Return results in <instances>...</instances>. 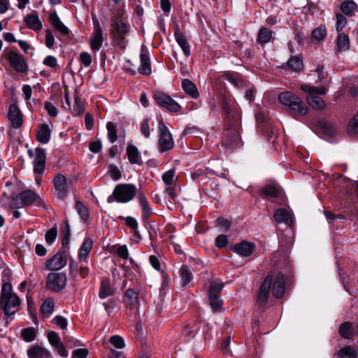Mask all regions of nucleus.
Returning <instances> with one entry per match:
<instances>
[{
  "label": "nucleus",
  "mask_w": 358,
  "mask_h": 358,
  "mask_svg": "<svg viewBox=\"0 0 358 358\" xmlns=\"http://www.w3.org/2000/svg\"><path fill=\"white\" fill-rule=\"evenodd\" d=\"M285 279L282 274L268 275L260 285L256 297L257 303L264 307L267 304L271 292L275 297H282L285 294Z\"/></svg>",
  "instance_id": "nucleus-1"
},
{
  "label": "nucleus",
  "mask_w": 358,
  "mask_h": 358,
  "mask_svg": "<svg viewBox=\"0 0 358 358\" xmlns=\"http://www.w3.org/2000/svg\"><path fill=\"white\" fill-rule=\"evenodd\" d=\"M20 305V299L12 290L10 283L6 282L2 285L0 299V309L3 312V318L8 322V317L14 315Z\"/></svg>",
  "instance_id": "nucleus-2"
},
{
  "label": "nucleus",
  "mask_w": 358,
  "mask_h": 358,
  "mask_svg": "<svg viewBox=\"0 0 358 358\" xmlns=\"http://www.w3.org/2000/svg\"><path fill=\"white\" fill-rule=\"evenodd\" d=\"M279 101L287 107V112L295 118L305 115L308 113V108L301 99L294 93L285 91L278 95Z\"/></svg>",
  "instance_id": "nucleus-3"
},
{
  "label": "nucleus",
  "mask_w": 358,
  "mask_h": 358,
  "mask_svg": "<svg viewBox=\"0 0 358 358\" xmlns=\"http://www.w3.org/2000/svg\"><path fill=\"white\" fill-rule=\"evenodd\" d=\"M137 194V188L133 184H120L117 185L111 195L108 197V202L113 203L117 201L119 203H127L131 201Z\"/></svg>",
  "instance_id": "nucleus-4"
},
{
  "label": "nucleus",
  "mask_w": 358,
  "mask_h": 358,
  "mask_svg": "<svg viewBox=\"0 0 358 358\" xmlns=\"http://www.w3.org/2000/svg\"><path fill=\"white\" fill-rule=\"evenodd\" d=\"M301 90L307 93L306 100L309 105L317 110H322L326 104L320 95L325 94L326 88L324 87H311L307 84H303Z\"/></svg>",
  "instance_id": "nucleus-5"
},
{
  "label": "nucleus",
  "mask_w": 358,
  "mask_h": 358,
  "mask_svg": "<svg viewBox=\"0 0 358 358\" xmlns=\"http://www.w3.org/2000/svg\"><path fill=\"white\" fill-rule=\"evenodd\" d=\"M129 31L128 24L121 19L115 20L112 24L113 38L121 49H124L126 47L125 36Z\"/></svg>",
  "instance_id": "nucleus-6"
},
{
  "label": "nucleus",
  "mask_w": 358,
  "mask_h": 358,
  "mask_svg": "<svg viewBox=\"0 0 358 358\" xmlns=\"http://www.w3.org/2000/svg\"><path fill=\"white\" fill-rule=\"evenodd\" d=\"M240 127V122L227 124V131L222 141L224 146L232 149L241 145Z\"/></svg>",
  "instance_id": "nucleus-7"
},
{
  "label": "nucleus",
  "mask_w": 358,
  "mask_h": 358,
  "mask_svg": "<svg viewBox=\"0 0 358 358\" xmlns=\"http://www.w3.org/2000/svg\"><path fill=\"white\" fill-rule=\"evenodd\" d=\"M38 205L43 203L42 199L31 190H27L21 192L13 199L11 205L13 208H22L33 203Z\"/></svg>",
  "instance_id": "nucleus-8"
},
{
  "label": "nucleus",
  "mask_w": 358,
  "mask_h": 358,
  "mask_svg": "<svg viewBox=\"0 0 358 358\" xmlns=\"http://www.w3.org/2000/svg\"><path fill=\"white\" fill-rule=\"evenodd\" d=\"M154 99L159 106L167 109L170 112L178 113L181 109L180 106L176 101L162 92H155Z\"/></svg>",
  "instance_id": "nucleus-9"
},
{
  "label": "nucleus",
  "mask_w": 358,
  "mask_h": 358,
  "mask_svg": "<svg viewBox=\"0 0 358 358\" xmlns=\"http://www.w3.org/2000/svg\"><path fill=\"white\" fill-rule=\"evenodd\" d=\"M222 110L227 120V124L240 122V115L231 100L224 98L221 103Z\"/></svg>",
  "instance_id": "nucleus-10"
},
{
  "label": "nucleus",
  "mask_w": 358,
  "mask_h": 358,
  "mask_svg": "<svg viewBox=\"0 0 358 358\" xmlns=\"http://www.w3.org/2000/svg\"><path fill=\"white\" fill-rule=\"evenodd\" d=\"M159 146L162 152L171 150L173 148L174 143L173 141L172 136L166 127V125L160 122L159 124Z\"/></svg>",
  "instance_id": "nucleus-11"
},
{
  "label": "nucleus",
  "mask_w": 358,
  "mask_h": 358,
  "mask_svg": "<svg viewBox=\"0 0 358 358\" xmlns=\"http://www.w3.org/2000/svg\"><path fill=\"white\" fill-rule=\"evenodd\" d=\"M66 284V276L64 273H50L46 281L47 287L54 291H61Z\"/></svg>",
  "instance_id": "nucleus-12"
},
{
  "label": "nucleus",
  "mask_w": 358,
  "mask_h": 358,
  "mask_svg": "<svg viewBox=\"0 0 358 358\" xmlns=\"http://www.w3.org/2000/svg\"><path fill=\"white\" fill-rule=\"evenodd\" d=\"M5 58L17 72L23 73L27 70V65L24 57L17 52L12 50L8 51L5 53Z\"/></svg>",
  "instance_id": "nucleus-13"
},
{
  "label": "nucleus",
  "mask_w": 358,
  "mask_h": 358,
  "mask_svg": "<svg viewBox=\"0 0 358 358\" xmlns=\"http://www.w3.org/2000/svg\"><path fill=\"white\" fill-rule=\"evenodd\" d=\"M55 194L59 199H64L69 192V184L62 174L55 176L54 180Z\"/></svg>",
  "instance_id": "nucleus-14"
},
{
  "label": "nucleus",
  "mask_w": 358,
  "mask_h": 358,
  "mask_svg": "<svg viewBox=\"0 0 358 358\" xmlns=\"http://www.w3.org/2000/svg\"><path fill=\"white\" fill-rule=\"evenodd\" d=\"M103 42V31L99 22L94 24V31L90 41V48L92 51L96 52L101 49Z\"/></svg>",
  "instance_id": "nucleus-15"
},
{
  "label": "nucleus",
  "mask_w": 358,
  "mask_h": 358,
  "mask_svg": "<svg viewBox=\"0 0 358 358\" xmlns=\"http://www.w3.org/2000/svg\"><path fill=\"white\" fill-rule=\"evenodd\" d=\"M141 66L138 69L140 73L143 75H150L151 73V65L149 57L148 50L144 45L141 48L140 55Z\"/></svg>",
  "instance_id": "nucleus-16"
},
{
  "label": "nucleus",
  "mask_w": 358,
  "mask_h": 358,
  "mask_svg": "<svg viewBox=\"0 0 358 358\" xmlns=\"http://www.w3.org/2000/svg\"><path fill=\"white\" fill-rule=\"evenodd\" d=\"M45 153L43 148H37L35 150V157L34 159V171L36 173H41L45 165Z\"/></svg>",
  "instance_id": "nucleus-17"
},
{
  "label": "nucleus",
  "mask_w": 358,
  "mask_h": 358,
  "mask_svg": "<svg viewBox=\"0 0 358 358\" xmlns=\"http://www.w3.org/2000/svg\"><path fill=\"white\" fill-rule=\"evenodd\" d=\"M8 116L13 127L19 128L22 126L23 122L22 115L15 104L10 106Z\"/></svg>",
  "instance_id": "nucleus-18"
},
{
  "label": "nucleus",
  "mask_w": 358,
  "mask_h": 358,
  "mask_svg": "<svg viewBox=\"0 0 358 358\" xmlns=\"http://www.w3.org/2000/svg\"><path fill=\"white\" fill-rule=\"evenodd\" d=\"M66 264L65 257L59 253L55 255L46 262V268L50 271H57L62 268Z\"/></svg>",
  "instance_id": "nucleus-19"
},
{
  "label": "nucleus",
  "mask_w": 358,
  "mask_h": 358,
  "mask_svg": "<svg viewBox=\"0 0 358 358\" xmlns=\"http://www.w3.org/2000/svg\"><path fill=\"white\" fill-rule=\"evenodd\" d=\"M255 249V245L248 242L242 241L240 243H237L233 246V251L242 257L250 256Z\"/></svg>",
  "instance_id": "nucleus-20"
},
{
  "label": "nucleus",
  "mask_w": 358,
  "mask_h": 358,
  "mask_svg": "<svg viewBox=\"0 0 358 358\" xmlns=\"http://www.w3.org/2000/svg\"><path fill=\"white\" fill-rule=\"evenodd\" d=\"M138 294L136 290L129 288L124 292L123 302L127 308H134L138 306Z\"/></svg>",
  "instance_id": "nucleus-21"
},
{
  "label": "nucleus",
  "mask_w": 358,
  "mask_h": 358,
  "mask_svg": "<svg viewBox=\"0 0 358 358\" xmlns=\"http://www.w3.org/2000/svg\"><path fill=\"white\" fill-rule=\"evenodd\" d=\"M274 219L276 222H284L287 225H292L293 224V218L292 213L286 209L280 208L274 213Z\"/></svg>",
  "instance_id": "nucleus-22"
},
{
  "label": "nucleus",
  "mask_w": 358,
  "mask_h": 358,
  "mask_svg": "<svg viewBox=\"0 0 358 358\" xmlns=\"http://www.w3.org/2000/svg\"><path fill=\"white\" fill-rule=\"evenodd\" d=\"M24 21L28 27L31 29L38 31L42 29V23L36 11H33L30 14H27L24 18Z\"/></svg>",
  "instance_id": "nucleus-23"
},
{
  "label": "nucleus",
  "mask_w": 358,
  "mask_h": 358,
  "mask_svg": "<svg viewBox=\"0 0 358 358\" xmlns=\"http://www.w3.org/2000/svg\"><path fill=\"white\" fill-rule=\"evenodd\" d=\"M51 131L49 126L46 124L38 125V129L36 133V139L43 144H46L50 138Z\"/></svg>",
  "instance_id": "nucleus-24"
},
{
  "label": "nucleus",
  "mask_w": 358,
  "mask_h": 358,
  "mask_svg": "<svg viewBox=\"0 0 358 358\" xmlns=\"http://www.w3.org/2000/svg\"><path fill=\"white\" fill-rule=\"evenodd\" d=\"M70 272L75 278L80 276L81 278H85L89 274V268L87 266H78L74 262H71L69 264Z\"/></svg>",
  "instance_id": "nucleus-25"
},
{
  "label": "nucleus",
  "mask_w": 358,
  "mask_h": 358,
  "mask_svg": "<svg viewBox=\"0 0 358 358\" xmlns=\"http://www.w3.org/2000/svg\"><path fill=\"white\" fill-rule=\"evenodd\" d=\"M29 358H50V352L45 348L39 345H35L27 351Z\"/></svg>",
  "instance_id": "nucleus-26"
},
{
  "label": "nucleus",
  "mask_w": 358,
  "mask_h": 358,
  "mask_svg": "<svg viewBox=\"0 0 358 358\" xmlns=\"http://www.w3.org/2000/svg\"><path fill=\"white\" fill-rule=\"evenodd\" d=\"M115 290L111 286L109 278H103L101 282L100 290L99 296L101 299H105L108 296L113 295Z\"/></svg>",
  "instance_id": "nucleus-27"
},
{
  "label": "nucleus",
  "mask_w": 358,
  "mask_h": 358,
  "mask_svg": "<svg viewBox=\"0 0 358 358\" xmlns=\"http://www.w3.org/2000/svg\"><path fill=\"white\" fill-rule=\"evenodd\" d=\"M49 21L61 34L63 36L69 34V29L61 22L56 13L50 15Z\"/></svg>",
  "instance_id": "nucleus-28"
},
{
  "label": "nucleus",
  "mask_w": 358,
  "mask_h": 358,
  "mask_svg": "<svg viewBox=\"0 0 358 358\" xmlns=\"http://www.w3.org/2000/svg\"><path fill=\"white\" fill-rule=\"evenodd\" d=\"M182 87L186 94L193 99H196L199 96V91L196 85L189 79H184L182 81Z\"/></svg>",
  "instance_id": "nucleus-29"
},
{
  "label": "nucleus",
  "mask_w": 358,
  "mask_h": 358,
  "mask_svg": "<svg viewBox=\"0 0 358 358\" xmlns=\"http://www.w3.org/2000/svg\"><path fill=\"white\" fill-rule=\"evenodd\" d=\"M127 155L132 164H141L142 161L138 148L134 145H129L127 148Z\"/></svg>",
  "instance_id": "nucleus-30"
},
{
  "label": "nucleus",
  "mask_w": 358,
  "mask_h": 358,
  "mask_svg": "<svg viewBox=\"0 0 358 358\" xmlns=\"http://www.w3.org/2000/svg\"><path fill=\"white\" fill-rule=\"evenodd\" d=\"M93 241L92 238H86L79 250V260L85 262L86 259L92 248Z\"/></svg>",
  "instance_id": "nucleus-31"
},
{
  "label": "nucleus",
  "mask_w": 358,
  "mask_h": 358,
  "mask_svg": "<svg viewBox=\"0 0 358 358\" xmlns=\"http://www.w3.org/2000/svg\"><path fill=\"white\" fill-rule=\"evenodd\" d=\"M138 199L143 210L142 217L144 220H146L152 213V209L150 207L148 201L143 192L138 193Z\"/></svg>",
  "instance_id": "nucleus-32"
},
{
  "label": "nucleus",
  "mask_w": 358,
  "mask_h": 358,
  "mask_svg": "<svg viewBox=\"0 0 358 358\" xmlns=\"http://www.w3.org/2000/svg\"><path fill=\"white\" fill-rule=\"evenodd\" d=\"M174 35L177 43L182 48L184 54L186 56H189L190 55V48L183 34L178 30L175 32Z\"/></svg>",
  "instance_id": "nucleus-33"
},
{
  "label": "nucleus",
  "mask_w": 358,
  "mask_h": 358,
  "mask_svg": "<svg viewBox=\"0 0 358 358\" xmlns=\"http://www.w3.org/2000/svg\"><path fill=\"white\" fill-rule=\"evenodd\" d=\"M55 303L52 298L46 299L41 306V312L43 317H48L54 311Z\"/></svg>",
  "instance_id": "nucleus-34"
},
{
  "label": "nucleus",
  "mask_w": 358,
  "mask_h": 358,
  "mask_svg": "<svg viewBox=\"0 0 358 358\" xmlns=\"http://www.w3.org/2000/svg\"><path fill=\"white\" fill-rule=\"evenodd\" d=\"M224 287V283L220 280H213L210 282L208 297L220 296V292Z\"/></svg>",
  "instance_id": "nucleus-35"
},
{
  "label": "nucleus",
  "mask_w": 358,
  "mask_h": 358,
  "mask_svg": "<svg viewBox=\"0 0 358 358\" xmlns=\"http://www.w3.org/2000/svg\"><path fill=\"white\" fill-rule=\"evenodd\" d=\"M336 47L338 51L347 50L350 48V39L347 34L341 32L336 39Z\"/></svg>",
  "instance_id": "nucleus-36"
},
{
  "label": "nucleus",
  "mask_w": 358,
  "mask_h": 358,
  "mask_svg": "<svg viewBox=\"0 0 358 358\" xmlns=\"http://www.w3.org/2000/svg\"><path fill=\"white\" fill-rule=\"evenodd\" d=\"M272 38V31L266 27L259 29L257 35V42L262 45L268 43Z\"/></svg>",
  "instance_id": "nucleus-37"
},
{
  "label": "nucleus",
  "mask_w": 358,
  "mask_h": 358,
  "mask_svg": "<svg viewBox=\"0 0 358 358\" xmlns=\"http://www.w3.org/2000/svg\"><path fill=\"white\" fill-rule=\"evenodd\" d=\"M357 8L352 1H346L341 3V10L347 16H352Z\"/></svg>",
  "instance_id": "nucleus-38"
},
{
  "label": "nucleus",
  "mask_w": 358,
  "mask_h": 358,
  "mask_svg": "<svg viewBox=\"0 0 358 358\" xmlns=\"http://www.w3.org/2000/svg\"><path fill=\"white\" fill-rule=\"evenodd\" d=\"M327 35V29L324 25H320L312 31V38L317 41H322L324 40Z\"/></svg>",
  "instance_id": "nucleus-39"
},
{
  "label": "nucleus",
  "mask_w": 358,
  "mask_h": 358,
  "mask_svg": "<svg viewBox=\"0 0 358 358\" xmlns=\"http://www.w3.org/2000/svg\"><path fill=\"white\" fill-rule=\"evenodd\" d=\"M287 65L291 70L296 72H299L303 69L302 60L297 57L290 58L287 62Z\"/></svg>",
  "instance_id": "nucleus-40"
},
{
  "label": "nucleus",
  "mask_w": 358,
  "mask_h": 358,
  "mask_svg": "<svg viewBox=\"0 0 358 358\" xmlns=\"http://www.w3.org/2000/svg\"><path fill=\"white\" fill-rule=\"evenodd\" d=\"M341 336L349 339L352 335V324L350 322H345L339 328Z\"/></svg>",
  "instance_id": "nucleus-41"
},
{
  "label": "nucleus",
  "mask_w": 358,
  "mask_h": 358,
  "mask_svg": "<svg viewBox=\"0 0 358 358\" xmlns=\"http://www.w3.org/2000/svg\"><path fill=\"white\" fill-rule=\"evenodd\" d=\"M211 308L214 312H218L222 310L223 301L220 296L208 297Z\"/></svg>",
  "instance_id": "nucleus-42"
},
{
  "label": "nucleus",
  "mask_w": 358,
  "mask_h": 358,
  "mask_svg": "<svg viewBox=\"0 0 358 358\" xmlns=\"http://www.w3.org/2000/svg\"><path fill=\"white\" fill-rule=\"evenodd\" d=\"M180 275L183 285H187L190 282L192 278V274L189 271L187 266H182L180 270Z\"/></svg>",
  "instance_id": "nucleus-43"
},
{
  "label": "nucleus",
  "mask_w": 358,
  "mask_h": 358,
  "mask_svg": "<svg viewBox=\"0 0 358 358\" xmlns=\"http://www.w3.org/2000/svg\"><path fill=\"white\" fill-rule=\"evenodd\" d=\"M106 128L108 131V137L111 143H114L117 139L116 127L113 122H108L106 124Z\"/></svg>",
  "instance_id": "nucleus-44"
},
{
  "label": "nucleus",
  "mask_w": 358,
  "mask_h": 358,
  "mask_svg": "<svg viewBox=\"0 0 358 358\" xmlns=\"http://www.w3.org/2000/svg\"><path fill=\"white\" fill-rule=\"evenodd\" d=\"M162 180L166 185H172L175 181V170L170 169L162 175Z\"/></svg>",
  "instance_id": "nucleus-45"
},
{
  "label": "nucleus",
  "mask_w": 358,
  "mask_h": 358,
  "mask_svg": "<svg viewBox=\"0 0 358 358\" xmlns=\"http://www.w3.org/2000/svg\"><path fill=\"white\" fill-rule=\"evenodd\" d=\"M72 110L73 114L75 116H79L84 112L85 108L83 102L78 96L75 98V103Z\"/></svg>",
  "instance_id": "nucleus-46"
},
{
  "label": "nucleus",
  "mask_w": 358,
  "mask_h": 358,
  "mask_svg": "<svg viewBox=\"0 0 358 358\" xmlns=\"http://www.w3.org/2000/svg\"><path fill=\"white\" fill-rule=\"evenodd\" d=\"M338 355L342 358H356V352L350 347H346L338 351Z\"/></svg>",
  "instance_id": "nucleus-47"
},
{
  "label": "nucleus",
  "mask_w": 358,
  "mask_h": 358,
  "mask_svg": "<svg viewBox=\"0 0 358 358\" xmlns=\"http://www.w3.org/2000/svg\"><path fill=\"white\" fill-rule=\"evenodd\" d=\"M348 131L350 134H358V112L351 119L348 127Z\"/></svg>",
  "instance_id": "nucleus-48"
},
{
  "label": "nucleus",
  "mask_w": 358,
  "mask_h": 358,
  "mask_svg": "<svg viewBox=\"0 0 358 358\" xmlns=\"http://www.w3.org/2000/svg\"><path fill=\"white\" fill-rule=\"evenodd\" d=\"M22 336L27 342H31L36 338V331L33 328H26L22 331Z\"/></svg>",
  "instance_id": "nucleus-49"
},
{
  "label": "nucleus",
  "mask_w": 358,
  "mask_h": 358,
  "mask_svg": "<svg viewBox=\"0 0 358 358\" xmlns=\"http://www.w3.org/2000/svg\"><path fill=\"white\" fill-rule=\"evenodd\" d=\"M262 192L268 196L276 198L280 194V191L274 186L269 185L264 187Z\"/></svg>",
  "instance_id": "nucleus-50"
},
{
  "label": "nucleus",
  "mask_w": 358,
  "mask_h": 358,
  "mask_svg": "<svg viewBox=\"0 0 358 358\" xmlns=\"http://www.w3.org/2000/svg\"><path fill=\"white\" fill-rule=\"evenodd\" d=\"M336 31L341 32L347 24L346 17L341 13H336Z\"/></svg>",
  "instance_id": "nucleus-51"
},
{
  "label": "nucleus",
  "mask_w": 358,
  "mask_h": 358,
  "mask_svg": "<svg viewBox=\"0 0 358 358\" xmlns=\"http://www.w3.org/2000/svg\"><path fill=\"white\" fill-rule=\"evenodd\" d=\"M62 244L64 245L67 243L69 241V238L70 236V227L67 221H64L63 227L62 229Z\"/></svg>",
  "instance_id": "nucleus-52"
},
{
  "label": "nucleus",
  "mask_w": 358,
  "mask_h": 358,
  "mask_svg": "<svg viewBox=\"0 0 358 358\" xmlns=\"http://www.w3.org/2000/svg\"><path fill=\"white\" fill-rule=\"evenodd\" d=\"M48 338L50 345L55 348L62 343L59 335L53 331L48 333Z\"/></svg>",
  "instance_id": "nucleus-53"
},
{
  "label": "nucleus",
  "mask_w": 358,
  "mask_h": 358,
  "mask_svg": "<svg viewBox=\"0 0 358 358\" xmlns=\"http://www.w3.org/2000/svg\"><path fill=\"white\" fill-rule=\"evenodd\" d=\"M57 236V227H52L45 234V241L48 244L52 243Z\"/></svg>",
  "instance_id": "nucleus-54"
},
{
  "label": "nucleus",
  "mask_w": 358,
  "mask_h": 358,
  "mask_svg": "<svg viewBox=\"0 0 358 358\" xmlns=\"http://www.w3.org/2000/svg\"><path fill=\"white\" fill-rule=\"evenodd\" d=\"M52 322L62 329L67 327V320L62 316L57 315L52 319Z\"/></svg>",
  "instance_id": "nucleus-55"
},
{
  "label": "nucleus",
  "mask_w": 358,
  "mask_h": 358,
  "mask_svg": "<svg viewBox=\"0 0 358 358\" xmlns=\"http://www.w3.org/2000/svg\"><path fill=\"white\" fill-rule=\"evenodd\" d=\"M110 342L116 348H122L124 346L123 338L120 336H113L110 338Z\"/></svg>",
  "instance_id": "nucleus-56"
},
{
  "label": "nucleus",
  "mask_w": 358,
  "mask_h": 358,
  "mask_svg": "<svg viewBox=\"0 0 358 358\" xmlns=\"http://www.w3.org/2000/svg\"><path fill=\"white\" fill-rule=\"evenodd\" d=\"M44 108L50 116L56 117L57 115V109L51 102L45 101L44 103Z\"/></svg>",
  "instance_id": "nucleus-57"
},
{
  "label": "nucleus",
  "mask_w": 358,
  "mask_h": 358,
  "mask_svg": "<svg viewBox=\"0 0 358 358\" xmlns=\"http://www.w3.org/2000/svg\"><path fill=\"white\" fill-rule=\"evenodd\" d=\"M45 45L52 48L55 45V38L51 31L47 29L45 31Z\"/></svg>",
  "instance_id": "nucleus-58"
},
{
  "label": "nucleus",
  "mask_w": 358,
  "mask_h": 358,
  "mask_svg": "<svg viewBox=\"0 0 358 358\" xmlns=\"http://www.w3.org/2000/svg\"><path fill=\"white\" fill-rule=\"evenodd\" d=\"M80 61L85 66H90L92 63V57L90 53L84 52L80 55Z\"/></svg>",
  "instance_id": "nucleus-59"
},
{
  "label": "nucleus",
  "mask_w": 358,
  "mask_h": 358,
  "mask_svg": "<svg viewBox=\"0 0 358 358\" xmlns=\"http://www.w3.org/2000/svg\"><path fill=\"white\" fill-rule=\"evenodd\" d=\"M140 129L141 132L145 138H148L150 136V126L148 124V120L147 119L143 120V121L141 122Z\"/></svg>",
  "instance_id": "nucleus-60"
},
{
  "label": "nucleus",
  "mask_w": 358,
  "mask_h": 358,
  "mask_svg": "<svg viewBox=\"0 0 358 358\" xmlns=\"http://www.w3.org/2000/svg\"><path fill=\"white\" fill-rule=\"evenodd\" d=\"M43 64L50 68L55 69L57 67V60L54 56H48L43 60Z\"/></svg>",
  "instance_id": "nucleus-61"
},
{
  "label": "nucleus",
  "mask_w": 358,
  "mask_h": 358,
  "mask_svg": "<svg viewBox=\"0 0 358 358\" xmlns=\"http://www.w3.org/2000/svg\"><path fill=\"white\" fill-rule=\"evenodd\" d=\"M88 355V350L85 348H80L73 351L72 358H86Z\"/></svg>",
  "instance_id": "nucleus-62"
},
{
  "label": "nucleus",
  "mask_w": 358,
  "mask_h": 358,
  "mask_svg": "<svg viewBox=\"0 0 358 358\" xmlns=\"http://www.w3.org/2000/svg\"><path fill=\"white\" fill-rule=\"evenodd\" d=\"M109 171L110 176L113 180H117L120 178L121 173L117 166L114 165H110L109 167Z\"/></svg>",
  "instance_id": "nucleus-63"
},
{
  "label": "nucleus",
  "mask_w": 358,
  "mask_h": 358,
  "mask_svg": "<svg viewBox=\"0 0 358 358\" xmlns=\"http://www.w3.org/2000/svg\"><path fill=\"white\" fill-rule=\"evenodd\" d=\"M215 241H216L217 247L221 248H223V247H224V246H226L227 245L228 238H227V236H225L224 234H222V235H219L216 238Z\"/></svg>",
  "instance_id": "nucleus-64"
}]
</instances>
